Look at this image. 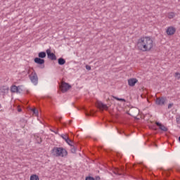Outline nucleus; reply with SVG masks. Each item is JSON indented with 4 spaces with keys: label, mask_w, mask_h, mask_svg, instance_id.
Returning a JSON list of instances; mask_svg holds the SVG:
<instances>
[{
    "label": "nucleus",
    "mask_w": 180,
    "mask_h": 180,
    "mask_svg": "<svg viewBox=\"0 0 180 180\" xmlns=\"http://www.w3.org/2000/svg\"><path fill=\"white\" fill-rule=\"evenodd\" d=\"M46 52H44V51L39 52L38 53V57L39 58H46Z\"/></svg>",
    "instance_id": "ddd939ff"
},
{
    "label": "nucleus",
    "mask_w": 180,
    "mask_h": 180,
    "mask_svg": "<svg viewBox=\"0 0 180 180\" xmlns=\"http://www.w3.org/2000/svg\"><path fill=\"white\" fill-rule=\"evenodd\" d=\"M167 18L169 19H174V18H175V13H174V12L169 13Z\"/></svg>",
    "instance_id": "2eb2a0df"
},
{
    "label": "nucleus",
    "mask_w": 180,
    "mask_h": 180,
    "mask_svg": "<svg viewBox=\"0 0 180 180\" xmlns=\"http://www.w3.org/2000/svg\"><path fill=\"white\" fill-rule=\"evenodd\" d=\"M46 53L49 60H52V61L57 60V56H56V54H54L53 53H51V50L50 49H46Z\"/></svg>",
    "instance_id": "20e7f679"
},
{
    "label": "nucleus",
    "mask_w": 180,
    "mask_h": 180,
    "mask_svg": "<svg viewBox=\"0 0 180 180\" xmlns=\"http://www.w3.org/2000/svg\"><path fill=\"white\" fill-rule=\"evenodd\" d=\"M66 143L68 144V146H70V147H72V146H73L72 144L74 143V142H72V141L70 139L66 141Z\"/></svg>",
    "instance_id": "412c9836"
},
{
    "label": "nucleus",
    "mask_w": 180,
    "mask_h": 180,
    "mask_svg": "<svg viewBox=\"0 0 180 180\" xmlns=\"http://www.w3.org/2000/svg\"><path fill=\"white\" fill-rule=\"evenodd\" d=\"M96 180H99V179H101V177L96 176Z\"/></svg>",
    "instance_id": "c756f323"
},
{
    "label": "nucleus",
    "mask_w": 180,
    "mask_h": 180,
    "mask_svg": "<svg viewBox=\"0 0 180 180\" xmlns=\"http://www.w3.org/2000/svg\"><path fill=\"white\" fill-rule=\"evenodd\" d=\"M114 99H116V101H120L121 102H126V100L124 98H119L116 96H112Z\"/></svg>",
    "instance_id": "aec40b11"
},
{
    "label": "nucleus",
    "mask_w": 180,
    "mask_h": 180,
    "mask_svg": "<svg viewBox=\"0 0 180 180\" xmlns=\"http://www.w3.org/2000/svg\"><path fill=\"white\" fill-rule=\"evenodd\" d=\"M175 32H176V28H175L174 26L168 27L166 30L167 36H172L175 34Z\"/></svg>",
    "instance_id": "39448f33"
},
{
    "label": "nucleus",
    "mask_w": 180,
    "mask_h": 180,
    "mask_svg": "<svg viewBox=\"0 0 180 180\" xmlns=\"http://www.w3.org/2000/svg\"><path fill=\"white\" fill-rule=\"evenodd\" d=\"M51 131H53V133H55V134H58V130L54 131L53 129H51Z\"/></svg>",
    "instance_id": "c85d7f7f"
},
{
    "label": "nucleus",
    "mask_w": 180,
    "mask_h": 180,
    "mask_svg": "<svg viewBox=\"0 0 180 180\" xmlns=\"http://www.w3.org/2000/svg\"><path fill=\"white\" fill-rule=\"evenodd\" d=\"M30 180H40V179L39 178V176L32 174L30 176Z\"/></svg>",
    "instance_id": "dca6fc26"
},
{
    "label": "nucleus",
    "mask_w": 180,
    "mask_h": 180,
    "mask_svg": "<svg viewBox=\"0 0 180 180\" xmlns=\"http://www.w3.org/2000/svg\"><path fill=\"white\" fill-rule=\"evenodd\" d=\"M32 112L34 115H39V111H37V110H36V108H33Z\"/></svg>",
    "instance_id": "b1692460"
},
{
    "label": "nucleus",
    "mask_w": 180,
    "mask_h": 180,
    "mask_svg": "<svg viewBox=\"0 0 180 180\" xmlns=\"http://www.w3.org/2000/svg\"><path fill=\"white\" fill-rule=\"evenodd\" d=\"M18 112H22V109H18Z\"/></svg>",
    "instance_id": "7c9ffc66"
},
{
    "label": "nucleus",
    "mask_w": 180,
    "mask_h": 180,
    "mask_svg": "<svg viewBox=\"0 0 180 180\" xmlns=\"http://www.w3.org/2000/svg\"><path fill=\"white\" fill-rule=\"evenodd\" d=\"M34 61L36 64H39V65H43L44 64V59H41V58H35Z\"/></svg>",
    "instance_id": "9b49d317"
},
{
    "label": "nucleus",
    "mask_w": 180,
    "mask_h": 180,
    "mask_svg": "<svg viewBox=\"0 0 180 180\" xmlns=\"http://www.w3.org/2000/svg\"><path fill=\"white\" fill-rule=\"evenodd\" d=\"M136 47L141 51H151L154 47V41L151 37H141L137 41Z\"/></svg>",
    "instance_id": "f257e3e1"
},
{
    "label": "nucleus",
    "mask_w": 180,
    "mask_h": 180,
    "mask_svg": "<svg viewBox=\"0 0 180 180\" xmlns=\"http://www.w3.org/2000/svg\"><path fill=\"white\" fill-rule=\"evenodd\" d=\"M97 106L101 110H108V105L106 104H104L103 103H102V101H98L97 103Z\"/></svg>",
    "instance_id": "6e6552de"
},
{
    "label": "nucleus",
    "mask_w": 180,
    "mask_h": 180,
    "mask_svg": "<svg viewBox=\"0 0 180 180\" xmlns=\"http://www.w3.org/2000/svg\"><path fill=\"white\" fill-rule=\"evenodd\" d=\"M51 153L55 157H67V155H68L67 150L63 148L54 147Z\"/></svg>",
    "instance_id": "f03ea898"
},
{
    "label": "nucleus",
    "mask_w": 180,
    "mask_h": 180,
    "mask_svg": "<svg viewBox=\"0 0 180 180\" xmlns=\"http://www.w3.org/2000/svg\"><path fill=\"white\" fill-rule=\"evenodd\" d=\"M70 88H71V85H70L68 83L63 82L60 84V89L63 93L67 92Z\"/></svg>",
    "instance_id": "423d86ee"
},
{
    "label": "nucleus",
    "mask_w": 180,
    "mask_h": 180,
    "mask_svg": "<svg viewBox=\"0 0 180 180\" xmlns=\"http://www.w3.org/2000/svg\"><path fill=\"white\" fill-rule=\"evenodd\" d=\"M58 63L59 64V65H64V64H65V59L60 58L58 60Z\"/></svg>",
    "instance_id": "4468645a"
},
{
    "label": "nucleus",
    "mask_w": 180,
    "mask_h": 180,
    "mask_svg": "<svg viewBox=\"0 0 180 180\" xmlns=\"http://www.w3.org/2000/svg\"><path fill=\"white\" fill-rule=\"evenodd\" d=\"M37 143H38V144H40V143H41V138H40V137H37Z\"/></svg>",
    "instance_id": "a878e982"
},
{
    "label": "nucleus",
    "mask_w": 180,
    "mask_h": 180,
    "mask_svg": "<svg viewBox=\"0 0 180 180\" xmlns=\"http://www.w3.org/2000/svg\"><path fill=\"white\" fill-rule=\"evenodd\" d=\"M60 136L63 140H65V141H67L70 139V138H68V136H67L66 134H61Z\"/></svg>",
    "instance_id": "f3484780"
},
{
    "label": "nucleus",
    "mask_w": 180,
    "mask_h": 180,
    "mask_svg": "<svg viewBox=\"0 0 180 180\" xmlns=\"http://www.w3.org/2000/svg\"><path fill=\"white\" fill-rule=\"evenodd\" d=\"M29 78L33 84L37 85V84H39V77H37V74L36 72H32L29 75Z\"/></svg>",
    "instance_id": "7ed1b4c3"
},
{
    "label": "nucleus",
    "mask_w": 180,
    "mask_h": 180,
    "mask_svg": "<svg viewBox=\"0 0 180 180\" xmlns=\"http://www.w3.org/2000/svg\"><path fill=\"white\" fill-rule=\"evenodd\" d=\"M94 114H95V111L94 110H91L89 112L86 111V116H94Z\"/></svg>",
    "instance_id": "6ab92c4d"
},
{
    "label": "nucleus",
    "mask_w": 180,
    "mask_h": 180,
    "mask_svg": "<svg viewBox=\"0 0 180 180\" xmlns=\"http://www.w3.org/2000/svg\"><path fill=\"white\" fill-rule=\"evenodd\" d=\"M175 77L177 79H180V73L179 72H176L175 73Z\"/></svg>",
    "instance_id": "5701e85b"
},
{
    "label": "nucleus",
    "mask_w": 180,
    "mask_h": 180,
    "mask_svg": "<svg viewBox=\"0 0 180 180\" xmlns=\"http://www.w3.org/2000/svg\"><path fill=\"white\" fill-rule=\"evenodd\" d=\"M165 101H167V99L164 97L157 98L155 101V103L159 106H162L165 105Z\"/></svg>",
    "instance_id": "0eeeda50"
},
{
    "label": "nucleus",
    "mask_w": 180,
    "mask_h": 180,
    "mask_svg": "<svg viewBox=\"0 0 180 180\" xmlns=\"http://www.w3.org/2000/svg\"><path fill=\"white\" fill-rule=\"evenodd\" d=\"M172 106H174V104L173 103H169L168 105V109H171V108H172Z\"/></svg>",
    "instance_id": "cd10ccee"
},
{
    "label": "nucleus",
    "mask_w": 180,
    "mask_h": 180,
    "mask_svg": "<svg viewBox=\"0 0 180 180\" xmlns=\"http://www.w3.org/2000/svg\"><path fill=\"white\" fill-rule=\"evenodd\" d=\"M139 82V80L136 78H131L128 79V85L129 86H134L136 84Z\"/></svg>",
    "instance_id": "1a4fd4ad"
},
{
    "label": "nucleus",
    "mask_w": 180,
    "mask_h": 180,
    "mask_svg": "<svg viewBox=\"0 0 180 180\" xmlns=\"http://www.w3.org/2000/svg\"><path fill=\"white\" fill-rule=\"evenodd\" d=\"M43 68H44V65H43Z\"/></svg>",
    "instance_id": "473e14b6"
},
{
    "label": "nucleus",
    "mask_w": 180,
    "mask_h": 180,
    "mask_svg": "<svg viewBox=\"0 0 180 180\" xmlns=\"http://www.w3.org/2000/svg\"><path fill=\"white\" fill-rule=\"evenodd\" d=\"M155 147H157V145L156 144H154Z\"/></svg>",
    "instance_id": "2f4dec72"
},
{
    "label": "nucleus",
    "mask_w": 180,
    "mask_h": 180,
    "mask_svg": "<svg viewBox=\"0 0 180 180\" xmlns=\"http://www.w3.org/2000/svg\"><path fill=\"white\" fill-rule=\"evenodd\" d=\"M11 91L13 94H15V92L17 94H20V91H19V86H16L15 85L11 87Z\"/></svg>",
    "instance_id": "f8f14e48"
},
{
    "label": "nucleus",
    "mask_w": 180,
    "mask_h": 180,
    "mask_svg": "<svg viewBox=\"0 0 180 180\" xmlns=\"http://www.w3.org/2000/svg\"><path fill=\"white\" fill-rule=\"evenodd\" d=\"M71 153H72V154H75V153H77V147H75L74 145H72L71 146Z\"/></svg>",
    "instance_id": "a211bd4d"
},
{
    "label": "nucleus",
    "mask_w": 180,
    "mask_h": 180,
    "mask_svg": "<svg viewBox=\"0 0 180 180\" xmlns=\"http://www.w3.org/2000/svg\"><path fill=\"white\" fill-rule=\"evenodd\" d=\"M176 123H178V124H180V115L176 116Z\"/></svg>",
    "instance_id": "4be33fe9"
},
{
    "label": "nucleus",
    "mask_w": 180,
    "mask_h": 180,
    "mask_svg": "<svg viewBox=\"0 0 180 180\" xmlns=\"http://www.w3.org/2000/svg\"><path fill=\"white\" fill-rule=\"evenodd\" d=\"M156 126H158L160 130H162V131H168V128H167V127H165L164 124L160 122H156Z\"/></svg>",
    "instance_id": "9d476101"
},
{
    "label": "nucleus",
    "mask_w": 180,
    "mask_h": 180,
    "mask_svg": "<svg viewBox=\"0 0 180 180\" xmlns=\"http://www.w3.org/2000/svg\"><path fill=\"white\" fill-rule=\"evenodd\" d=\"M86 180H95V179L92 176H87L86 177Z\"/></svg>",
    "instance_id": "393cba45"
},
{
    "label": "nucleus",
    "mask_w": 180,
    "mask_h": 180,
    "mask_svg": "<svg viewBox=\"0 0 180 180\" xmlns=\"http://www.w3.org/2000/svg\"><path fill=\"white\" fill-rule=\"evenodd\" d=\"M86 70H88V71H91V66L86 65Z\"/></svg>",
    "instance_id": "bb28decb"
}]
</instances>
